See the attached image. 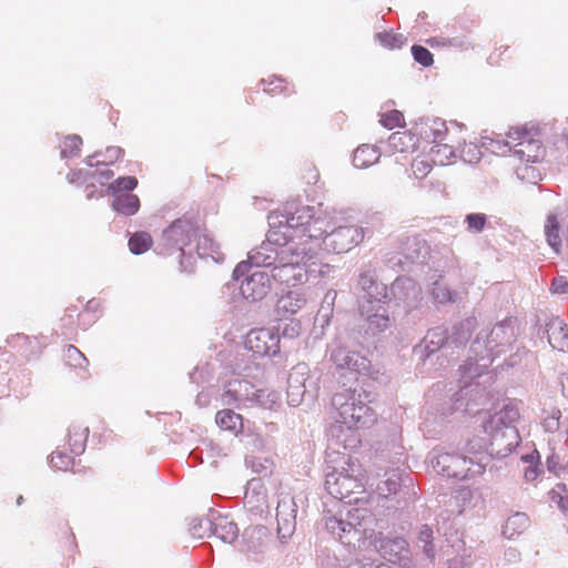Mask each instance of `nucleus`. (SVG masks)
<instances>
[{
  "instance_id": "nucleus-35",
  "label": "nucleus",
  "mask_w": 568,
  "mask_h": 568,
  "mask_svg": "<svg viewBox=\"0 0 568 568\" xmlns=\"http://www.w3.org/2000/svg\"><path fill=\"white\" fill-rule=\"evenodd\" d=\"M549 500L562 511L568 510V489L562 484H557L549 493Z\"/></svg>"
},
{
  "instance_id": "nucleus-36",
  "label": "nucleus",
  "mask_w": 568,
  "mask_h": 568,
  "mask_svg": "<svg viewBox=\"0 0 568 568\" xmlns=\"http://www.w3.org/2000/svg\"><path fill=\"white\" fill-rule=\"evenodd\" d=\"M379 123L388 129L393 130L395 128H400L405 124L404 115L398 110H390L381 114Z\"/></svg>"
},
{
  "instance_id": "nucleus-51",
  "label": "nucleus",
  "mask_w": 568,
  "mask_h": 568,
  "mask_svg": "<svg viewBox=\"0 0 568 568\" xmlns=\"http://www.w3.org/2000/svg\"><path fill=\"white\" fill-rule=\"evenodd\" d=\"M385 484L388 486V493H395L398 488V484L395 480H387Z\"/></svg>"
},
{
  "instance_id": "nucleus-27",
  "label": "nucleus",
  "mask_w": 568,
  "mask_h": 568,
  "mask_svg": "<svg viewBox=\"0 0 568 568\" xmlns=\"http://www.w3.org/2000/svg\"><path fill=\"white\" fill-rule=\"evenodd\" d=\"M69 181L71 183H77L80 181H87L88 179L98 180L101 184H104L106 181L113 178V171L110 169H103L100 171H94L93 173H87L81 170L73 171L69 175Z\"/></svg>"
},
{
  "instance_id": "nucleus-30",
  "label": "nucleus",
  "mask_w": 568,
  "mask_h": 568,
  "mask_svg": "<svg viewBox=\"0 0 568 568\" xmlns=\"http://www.w3.org/2000/svg\"><path fill=\"white\" fill-rule=\"evenodd\" d=\"M262 82L264 83V91L268 94H290L294 91L286 80L275 75L262 80Z\"/></svg>"
},
{
  "instance_id": "nucleus-7",
  "label": "nucleus",
  "mask_w": 568,
  "mask_h": 568,
  "mask_svg": "<svg viewBox=\"0 0 568 568\" xmlns=\"http://www.w3.org/2000/svg\"><path fill=\"white\" fill-rule=\"evenodd\" d=\"M357 525H361L357 508L347 513V520H344L342 516L325 515L326 529L344 544H349L351 537H355L358 534Z\"/></svg>"
},
{
  "instance_id": "nucleus-17",
  "label": "nucleus",
  "mask_w": 568,
  "mask_h": 568,
  "mask_svg": "<svg viewBox=\"0 0 568 568\" xmlns=\"http://www.w3.org/2000/svg\"><path fill=\"white\" fill-rule=\"evenodd\" d=\"M423 133L425 139L433 144L458 138L448 130L445 121L440 119H434L426 123Z\"/></svg>"
},
{
  "instance_id": "nucleus-44",
  "label": "nucleus",
  "mask_w": 568,
  "mask_h": 568,
  "mask_svg": "<svg viewBox=\"0 0 568 568\" xmlns=\"http://www.w3.org/2000/svg\"><path fill=\"white\" fill-rule=\"evenodd\" d=\"M551 291L556 294H566L568 292V282L565 277H556L551 283Z\"/></svg>"
},
{
  "instance_id": "nucleus-53",
  "label": "nucleus",
  "mask_w": 568,
  "mask_h": 568,
  "mask_svg": "<svg viewBox=\"0 0 568 568\" xmlns=\"http://www.w3.org/2000/svg\"><path fill=\"white\" fill-rule=\"evenodd\" d=\"M359 442L361 440H359L358 436L352 435V443L348 444L347 440L345 439L344 440V446L345 447H355Z\"/></svg>"
},
{
  "instance_id": "nucleus-48",
  "label": "nucleus",
  "mask_w": 568,
  "mask_h": 568,
  "mask_svg": "<svg viewBox=\"0 0 568 568\" xmlns=\"http://www.w3.org/2000/svg\"><path fill=\"white\" fill-rule=\"evenodd\" d=\"M539 470L536 466H528L524 473V477L527 481H532L538 477Z\"/></svg>"
},
{
  "instance_id": "nucleus-32",
  "label": "nucleus",
  "mask_w": 568,
  "mask_h": 568,
  "mask_svg": "<svg viewBox=\"0 0 568 568\" xmlns=\"http://www.w3.org/2000/svg\"><path fill=\"white\" fill-rule=\"evenodd\" d=\"M138 180L135 176H121L109 184L108 190L111 194L118 195L123 191L128 193L136 187Z\"/></svg>"
},
{
  "instance_id": "nucleus-23",
  "label": "nucleus",
  "mask_w": 568,
  "mask_h": 568,
  "mask_svg": "<svg viewBox=\"0 0 568 568\" xmlns=\"http://www.w3.org/2000/svg\"><path fill=\"white\" fill-rule=\"evenodd\" d=\"M112 207L118 213L125 216L134 215L140 209V200L138 195L131 193H121L114 195Z\"/></svg>"
},
{
  "instance_id": "nucleus-43",
  "label": "nucleus",
  "mask_w": 568,
  "mask_h": 568,
  "mask_svg": "<svg viewBox=\"0 0 568 568\" xmlns=\"http://www.w3.org/2000/svg\"><path fill=\"white\" fill-rule=\"evenodd\" d=\"M332 359L335 362L337 367H341V368L349 365V362H348L349 355H348V352L344 348H338V349L334 351L332 354Z\"/></svg>"
},
{
  "instance_id": "nucleus-3",
  "label": "nucleus",
  "mask_w": 568,
  "mask_h": 568,
  "mask_svg": "<svg viewBox=\"0 0 568 568\" xmlns=\"http://www.w3.org/2000/svg\"><path fill=\"white\" fill-rule=\"evenodd\" d=\"M367 471L357 458L348 457L339 468L327 473L325 487L329 495L347 503L366 494Z\"/></svg>"
},
{
  "instance_id": "nucleus-39",
  "label": "nucleus",
  "mask_w": 568,
  "mask_h": 568,
  "mask_svg": "<svg viewBox=\"0 0 568 568\" xmlns=\"http://www.w3.org/2000/svg\"><path fill=\"white\" fill-rule=\"evenodd\" d=\"M465 222L469 232L479 233L485 229L487 217L483 213H471L466 215Z\"/></svg>"
},
{
  "instance_id": "nucleus-46",
  "label": "nucleus",
  "mask_w": 568,
  "mask_h": 568,
  "mask_svg": "<svg viewBox=\"0 0 568 568\" xmlns=\"http://www.w3.org/2000/svg\"><path fill=\"white\" fill-rule=\"evenodd\" d=\"M222 399H223L224 404H226V405H231L235 402H239L241 399V396L239 395V389H236V388L226 389L222 395Z\"/></svg>"
},
{
  "instance_id": "nucleus-49",
  "label": "nucleus",
  "mask_w": 568,
  "mask_h": 568,
  "mask_svg": "<svg viewBox=\"0 0 568 568\" xmlns=\"http://www.w3.org/2000/svg\"><path fill=\"white\" fill-rule=\"evenodd\" d=\"M306 170L308 173L307 183H316L320 179V173L317 169L314 166H307Z\"/></svg>"
},
{
  "instance_id": "nucleus-20",
  "label": "nucleus",
  "mask_w": 568,
  "mask_h": 568,
  "mask_svg": "<svg viewBox=\"0 0 568 568\" xmlns=\"http://www.w3.org/2000/svg\"><path fill=\"white\" fill-rule=\"evenodd\" d=\"M529 526V517L525 513H516L506 520L503 526V535L508 539H515L523 535Z\"/></svg>"
},
{
  "instance_id": "nucleus-2",
  "label": "nucleus",
  "mask_w": 568,
  "mask_h": 568,
  "mask_svg": "<svg viewBox=\"0 0 568 568\" xmlns=\"http://www.w3.org/2000/svg\"><path fill=\"white\" fill-rule=\"evenodd\" d=\"M325 414L329 422L331 430L341 434L345 430L358 432L373 425L376 420L374 410L361 399L355 390L343 388L331 398L325 407Z\"/></svg>"
},
{
  "instance_id": "nucleus-15",
  "label": "nucleus",
  "mask_w": 568,
  "mask_h": 568,
  "mask_svg": "<svg viewBox=\"0 0 568 568\" xmlns=\"http://www.w3.org/2000/svg\"><path fill=\"white\" fill-rule=\"evenodd\" d=\"M306 304V296L301 291H290L276 304V312L282 317L296 314Z\"/></svg>"
},
{
  "instance_id": "nucleus-12",
  "label": "nucleus",
  "mask_w": 568,
  "mask_h": 568,
  "mask_svg": "<svg viewBox=\"0 0 568 568\" xmlns=\"http://www.w3.org/2000/svg\"><path fill=\"white\" fill-rule=\"evenodd\" d=\"M271 539V532L263 525L248 527L243 534V550L247 554L263 552Z\"/></svg>"
},
{
  "instance_id": "nucleus-50",
  "label": "nucleus",
  "mask_w": 568,
  "mask_h": 568,
  "mask_svg": "<svg viewBox=\"0 0 568 568\" xmlns=\"http://www.w3.org/2000/svg\"><path fill=\"white\" fill-rule=\"evenodd\" d=\"M247 268H248V264L246 262H242V263L237 264L233 272V276L235 278H239L240 276L244 275V273L246 272Z\"/></svg>"
},
{
  "instance_id": "nucleus-21",
  "label": "nucleus",
  "mask_w": 568,
  "mask_h": 568,
  "mask_svg": "<svg viewBox=\"0 0 568 568\" xmlns=\"http://www.w3.org/2000/svg\"><path fill=\"white\" fill-rule=\"evenodd\" d=\"M65 364L73 368L77 374L85 378L88 374L89 361L75 346L69 345L64 351Z\"/></svg>"
},
{
  "instance_id": "nucleus-38",
  "label": "nucleus",
  "mask_w": 568,
  "mask_h": 568,
  "mask_svg": "<svg viewBox=\"0 0 568 568\" xmlns=\"http://www.w3.org/2000/svg\"><path fill=\"white\" fill-rule=\"evenodd\" d=\"M432 168L430 159L428 160L425 156H417L412 163L413 173L417 179L425 178L432 171Z\"/></svg>"
},
{
  "instance_id": "nucleus-5",
  "label": "nucleus",
  "mask_w": 568,
  "mask_h": 568,
  "mask_svg": "<svg viewBox=\"0 0 568 568\" xmlns=\"http://www.w3.org/2000/svg\"><path fill=\"white\" fill-rule=\"evenodd\" d=\"M507 136L514 142V153L519 160L527 163L540 161L545 155V149L535 130L526 128H513Z\"/></svg>"
},
{
  "instance_id": "nucleus-29",
  "label": "nucleus",
  "mask_w": 568,
  "mask_h": 568,
  "mask_svg": "<svg viewBox=\"0 0 568 568\" xmlns=\"http://www.w3.org/2000/svg\"><path fill=\"white\" fill-rule=\"evenodd\" d=\"M153 245L152 236L144 231L135 232L129 240V248L133 254H142L149 251Z\"/></svg>"
},
{
  "instance_id": "nucleus-1",
  "label": "nucleus",
  "mask_w": 568,
  "mask_h": 568,
  "mask_svg": "<svg viewBox=\"0 0 568 568\" xmlns=\"http://www.w3.org/2000/svg\"><path fill=\"white\" fill-rule=\"evenodd\" d=\"M270 230L267 242L284 246L291 241L305 244L310 240H320L328 233L331 215L317 213L313 206L290 203L283 212L274 211L268 215Z\"/></svg>"
},
{
  "instance_id": "nucleus-13",
  "label": "nucleus",
  "mask_w": 568,
  "mask_h": 568,
  "mask_svg": "<svg viewBox=\"0 0 568 568\" xmlns=\"http://www.w3.org/2000/svg\"><path fill=\"white\" fill-rule=\"evenodd\" d=\"M270 276L280 283L295 286L306 278V270L298 264H282L273 267Z\"/></svg>"
},
{
  "instance_id": "nucleus-47",
  "label": "nucleus",
  "mask_w": 568,
  "mask_h": 568,
  "mask_svg": "<svg viewBox=\"0 0 568 568\" xmlns=\"http://www.w3.org/2000/svg\"><path fill=\"white\" fill-rule=\"evenodd\" d=\"M207 521L209 520H206V521L200 520V521H194L192 524V526L190 528V532H191L193 538H197V539L203 538V534L201 532V530L203 529L204 526H205V530L209 529L207 526H206Z\"/></svg>"
},
{
  "instance_id": "nucleus-33",
  "label": "nucleus",
  "mask_w": 568,
  "mask_h": 568,
  "mask_svg": "<svg viewBox=\"0 0 568 568\" xmlns=\"http://www.w3.org/2000/svg\"><path fill=\"white\" fill-rule=\"evenodd\" d=\"M434 532L433 529L428 525L420 526L418 534H417V541L418 544H422L423 551L427 557H434Z\"/></svg>"
},
{
  "instance_id": "nucleus-45",
  "label": "nucleus",
  "mask_w": 568,
  "mask_h": 568,
  "mask_svg": "<svg viewBox=\"0 0 568 568\" xmlns=\"http://www.w3.org/2000/svg\"><path fill=\"white\" fill-rule=\"evenodd\" d=\"M509 51V47L507 45H500L499 48H496L495 51L490 54L489 59L493 63L499 64L501 61H504V55H506Z\"/></svg>"
},
{
  "instance_id": "nucleus-22",
  "label": "nucleus",
  "mask_w": 568,
  "mask_h": 568,
  "mask_svg": "<svg viewBox=\"0 0 568 568\" xmlns=\"http://www.w3.org/2000/svg\"><path fill=\"white\" fill-rule=\"evenodd\" d=\"M201 257L213 256L219 251V245L209 234L207 230L199 224V236L192 244Z\"/></svg>"
},
{
  "instance_id": "nucleus-54",
  "label": "nucleus",
  "mask_w": 568,
  "mask_h": 568,
  "mask_svg": "<svg viewBox=\"0 0 568 568\" xmlns=\"http://www.w3.org/2000/svg\"><path fill=\"white\" fill-rule=\"evenodd\" d=\"M17 339L22 341V342H28L29 337L28 336H18Z\"/></svg>"
},
{
  "instance_id": "nucleus-18",
  "label": "nucleus",
  "mask_w": 568,
  "mask_h": 568,
  "mask_svg": "<svg viewBox=\"0 0 568 568\" xmlns=\"http://www.w3.org/2000/svg\"><path fill=\"white\" fill-rule=\"evenodd\" d=\"M379 150L372 144L359 145L353 154V165L357 169H366L378 162Z\"/></svg>"
},
{
  "instance_id": "nucleus-24",
  "label": "nucleus",
  "mask_w": 568,
  "mask_h": 568,
  "mask_svg": "<svg viewBox=\"0 0 568 568\" xmlns=\"http://www.w3.org/2000/svg\"><path fill=\"white\" fill-rule=\"evenodd\" d=\"M89 430L79 424H73L68 429V445L73 454H81L85 449Z\"/></svg>"
},
{
  "instance_id": "nucleus-14",
  "label": "nucleus",
  "mask_w": 568,
  "mask_h": 568,
  "mask_svg": "<svg viewBox=\"0 0 568 568\" xmlns=\"http://www.w3.org/2000/svg\"><path fill=\"white\" fill-rule=\"evenodd\" d=\"M418 141L417 135L410 131H397L389 135L387 148L393 154H408L415 151Z\"/></svg>"
},
{
  "instance_id": "nucleus-16",
  "label": "nucleus",
  "mask_w": 568,
  "mask_h": 568,
  "mask_svg": "<svg viewBox=\"0 0 568 568\" xmlns=\"http://www.w3.org/2000/svg\"><path fill=\"white\" fill-rule=\"evenodd\" d=\"M207 528H211L213 535L226 544H232L237 539L239 528L235 523L227 517H217L213 523H206Z\"/></svg>"
},
{
  "instance_id": "nucleus-42",
  "label": "nucleus",
  "mask_w": 568,
  "mask_h": 568,
  "mask_svg": "<svg viewBox=\"0 0 568 568\" xmlns=\"http://www.w3.org/2000/svg\"><path fill=\"white\" fill-rule=\"evenodd\" d=\"M432 294L434 298L439 303H445L453 300L452 293L437 282L434 284Z\"/></svg>"
},
{
  "instance_id": "nucleus-11",
  "label": "nucleus",
  "mask_w": 568,
  "mask_h": 568,
  "mask_svg": "<svg viewBox=\"0 0 568 568\" xmlns=\"http://www.w3.org/2000/svg\"><path fill=\"white\" fill-rule=\"evenodd\" d=\"M465 144V139L458 136L444 142L435 143L429 149L428 158L434 165H448L455 162L457 152Z\"/></svg>"
},
{
  "instance_id": "nucleus-26",
  "label": "nucleus",
  "mask_w": 568,
  "mask_h": 568,
  "mask_svg": "<svg viewBox=\"0 0 568 568\" xmlns=\"http://www.w3.org/2000/svg\"><path fill=\"white\" fill-rule=\"evenodd\" d=\"M560 225L556 215L551 214L547 216L545 223V234L548 244L554 248L555 252H559L561 247V237L559 234Z\"/></svg>"
},
{
  "instance_id": "nucleus-55",
  "label": "nucleus",
  "mask_w": 568,
  "mask_h": 568,
  "mask_svg": "<svg viewBox=\"0 0 568 568\" xmlns=\"http://www.w3.org/2000/svg\"><path fill=\"white\" fill-rule=\"evenodd\" d=\"M236 384H237L239 388H242V386L246 387L248 385L247 382H237Z\"/></svg>"
},
{
  "instance_id": "nucleus-28",
  "label": "nucleus",
  "mask_w": 568,
  "mask_h": 568,
  "mask_svg": "<svg viewBox=\"0 0 568 568\" xmlns=\"http://www.w3.org/2000/svg\"><path fill=\"white\" fill-rule=\"evenodd\" d=\"M82 139L77 134H70L62 139L60 143V155L63 159L75 158L80 155Z\"/></svg>"
},
{
  "instance_id": "nucleus-41",
  "label": "nucleus",
  "mask_w": 568,
  "mask_h": 568,
  "mask_svg": "<svg viewBox=\"0 0 568 568\" xmlns=\"http://www.w3.org/2000/svg\"><path fill=\"white\" fill-rule=\"evenodd\" d=\"M369 326L372 329L376 331H384L388 327L389 318L388 315L385 313H375L373 316L368 318Z\"/></svg>"
},
{
  "instance_id": "nucleus-31",
  "label": "nucleus",
  "mask_w": 568,
  "mask_h": 568,
  "mask_svg": "<svg viewBox=\"0 0 568 568\" xmlns=\"http://www.w3.org/2000/svg\"><path fill=\"white\" fill-rule=\"evenodd\" d=\"M379 43L389 50L400 49L406 44V38L393 31H384L377 34Z\"/></svg>"
},
{
  "instance_id": "nucleus-52",
  "label": "nucleus",
  "mask_w": 568,
  "mask_h": 568,
  "mask_svg": "<svg viewBox=\"0 0 568 568\" xmlns=\"http://www.w3.org/2000/svg\"><path fill=\"white\" fill-rule=\"evenodd\" d=\"M468 496H470V490H468V489H460V490L457 493L456 498H457V499H463V500H465Z\"/></svg>"
},
{
  "instance_id": "nucleus-34",
  "label": "nucleus",
  "mask_w": 568,
  "mask_h": 568,
  "mask_svg": "<svg viewBox=\"0 0 568 568\" xmlns=\"http://www.w3.org/2000/svg\"><path fill=\"white\" fill-rule=\"evenodd\" d=\"M124 155V150L120 146L111 145L108 146L104 152H99L95 158L101 156L102 159H97L95 165H110L122 159ZM94 159V156H92Z\"/></svg>"
},
{
  "instance_id": "nucleus-19",
  "label": "nucleus",
  "mask_w": 568,
  "mask_h": 568,
  "mask_svg": "<svg viewBox=\"0 0 568 568\" xmlns=\"http://www.w3.org/2000/svg\"><path fill=\"white\" fill-rule=\"evenodd\" d=\"M215 423L223 429L235 435L243 430V417L232 409H221L215 415Z\"/></svg>"
},
{
  "instance_id": "nucleus-25",
  "label": "nucleus",
  "mask_w": 568,
  "mask_h": 568,
  "mask_svg": "<svg viewBox=\"0 0 568 568\" xmlns=\"http://www.w3.org/2000/svg\"><path fill=\"white\" fill-rule=\"evenodd\" d=\"M382 548L384 556H388V560L394 564H396L395 559L405 558L408 554V544L400 537L387 540Z\"/></svg>"
},
{
  "instance_id": "nucleus-6",
  "label": "nucleus",
  "mask_w": 568,
  "mask_h": 568,
  "mask_svg": "<svg viewBox=\"0 0 568 568\" xmlns=\"http://www.w3.org/2000/svg\"><path fill=\"white\" fill-rule=\"evenodd\" d=\"M322 239L327 241L326 245L335 253L341 254L358 245L364 239V231L357 225H341L336 227L331 217L328 233Z\"/></svg>"
},
{
  "instance_id": "nucleus-8",
  "label": "nucleus",
  "mask_w": 568,
  "mask_h": 568,
  "mask_svg": "<svg viewBox=\"0 0 568 568\" xmlns=\"http://www.w3.org/2000/svg\"><path fill=\"white\" fill-rule=\"evenodd\" d=\"M245 344L258 356L275 355L280 352V336L270 328L252 329L246 336Z\"/></svg>"
},
{
  "instance_id": "nucleus-37",
  "label": "nucleus",
  "mask_w": 568,
  "mask_h": 568,
  "mask_svg": "<svg viewBox=\"0 0 568 568\" xmlns=\"http://www.w3.org/2000/svg\"><path fill=\"white\" fill-rule=\"evenodd\" d=\"M50 464L53 468L62 471L72 470L73 468V457L62 453V452H53L50 455Z\"/></svg>"
},
{
  "instance_id": "nucleus-40",
  "label": "nucleus",
  "mask_w": 568,
  "mask_h": 568,
  "mask_svg": "<svg viewBox=\"0 0 568 568\" xmlns=\"http://www.w3.org/2000/svg\"><path fill=\"white\" fill-rule=\"evenodd\" d=\"M412 54L414 59L424 67H429L434 62L430 51L422 45H413Z\"/></svg>"
},
{
  "instance_id": "nucleus-4",
  "label": "nucleus",
  "mask_w": 568,
  "mask_h": 568,
  "mask_svg": "<svg viewBox=\"0 0 568 568\" xmlns=\"http://www.w3.org/2000/svg\"><path fill=\"white\" fill-rule=\"evenodd\" d=\"M199 236V223L186 217L176 219L162 233L161 245L166 250H178L183 254Z\"/></svg>"
},
{
  "instance_id": "nucleus-9",
  "label": "nucleus",
  "mask_w": 568,
  "mask_h": 568,
  "mask_svg": "<svg viewBox=\"0 0 568 568\" xmlns=\"http://www.w3.org/2000/svg\"><path fill=\"white\" fill-rule=\"evenodd\" d=\"M277 537L282 542L291 538L296 528V505L292 498H282L276 507Z\"/></svg>"
},
{
  "instance_id": "nucleus-10",
  "label": "nucleus",
  "mask_w": 568,
  "mask_h": 568,
  "mask_svg": "<svg viewBox=\"0 0 568 568\" xmlns=\"http://www.w3.org/2000/svg\"><path fill=\"white\" fill-rule=\"evenodd\" d=\"M271 285L270 274L264 271H256L242 282L241 293L245 300L260 301L267 295Z\"/></svg>"
}]
</instances>
